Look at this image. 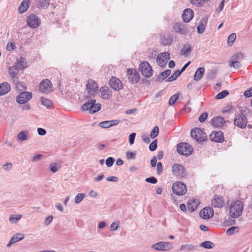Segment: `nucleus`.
Segmentation results:
<instances>
[{
    "mask_svg": "<svg viewBox=\"0 0 252 252\" xmlns=\"http://www.w3.org/2000/svg\"><path fill=\"white\" fill-rule=\"evenodd\" d=\"M243 210V203L240 200H236L229 207V216L232 218H237L242 215Z\"/></svg>",
    "mask_w": 252,
    "mask_h": 252,
    "instance_id": "f257e3e1",
    "label": "nucleus"
},
{
    "mask_svg": "<svg viewBox=\"0 0 252 252\" xmlns=\"http://www.w3.org/2000/svg\"><path fill=\"white\" fill-rule=\"evenodd\" d=\"M95 99L89 100L85 103L82 106L83 110H89L91 114L96 113L101 109V105L100 103H95Z\"/></svg>",
    "mask_w": 252,
    "mask_h": 252,
    "instance_id": "f03ea898",
    "label": "nucleus"
},
{
    "mask_svg": "<svg viewBox=\"0 0 252 252\" xmlns=\"http://www.w3.org/2000/svg\"><path fill=\"white\" fill-rule=\"evenodd\" d=\"M247 123V118L242 112L235 115L234 120L235 126L241 128H244L246 127Z\"/></svg>",
    "mask_w": 252,
    "mask_h": 252,
    "instance_id": "7ed1b4c3",
    "label": "nucleus"
},
{
    "mask_svg": "<svg viewBox=\"0 0 252 252\" xmlns=\"http://www.w3.org/2000/svg\"><path fill=\"white\" fill-rule=\"evenodd\" d=\"M192 150V146L187 143H181L177 146V152L182 155L189 156L191 154Z\"/></svg>",
    "mask_w": 252,
    "mask_h": 252,
    "instance_id": "20e7f679",
    "label": "nucleus"
},
{
    "mask_svg": "<svg viewBox=\"0 0 252 252\" xmlns=\"http://www.w3.org/2000/svg\"><path fill=\"white\" fill-rule=\"evenodd\" d=\"M191 137L198 142H201L206 139V136L205 133L200 128L195 127L190 131Z\"/></svg>",
    "mask_w": 252,
    "mask_h": 252,
    "instance_id": "39448f33",
    "label": "nucleus"
},
{
    "mask_svg": "<svg viewBox=\"0 0 252 252\" xmlns=\"http://www.w3.org/2000/svg\"><path fill=\"white\" fill-rule=\"evenodd\" d=\"M139 70L144 76L148 78L153 75L152 66L147 62H143L139 64Z\"/></svg>",
    "mask_w": 252,
    "mask_h": 252,
    "instance_id": "423d86ee",
    "label": "nucleus"
},
{
    "mask_svg": "<svg viewBox=\"0 0 252 252\" xmlns=\"http://www.w3.org/2000/svg\"><path fill=\"white\" fill-rule=\"evenodd\" d=\"M172 189L174 194L180 196L184 195L187 192L186 185L181 182L174 183Z\"/></svg>",
    "mask_w": 252,
    "mask_h": 252,
    "instance_id": "0eeeda50",
    "label": "nucleus"
},
{
    "mask_svg": "<svg viewBox=\"0 0 252 252\" xmlns=\"http://www.w3.org/2000/svg\"><path fill=\"white\" fill-rule=\"evenodd\" d=\"M39 88L41 93L46 94L51 93L53 90L52 83L47 79L43 80L40 83Z\"/></svg>",
    "mask_w": 252,
    "mask_h": 252,
    "instance_id": "6e6552de",
    "label": "nucleus"
},
{
    "mask_svg": "<svg viewBox=\"0 0 252 252\" xmlns=\"http://www.w3.org/2000/svg\"><path fill=\"white\" fill-rule=\"evenodd\" d=\"M32 97V94L29 92H23L20 93L16 97V101L19 104H25L28 102Z\"/></svg>",
    "mask_w": 252,
    "mask_h": 252,
    "instance_id": "1a4fd4ad",
    "label": "nucleus"
},
{
    "mask_svg": "<svg viewBox=\"0 0 252 252\" xmlns=\"http://www.w3.org/2000/svg\"><path fill=\"white\" fill-rule=\"evenodd\" d=\"M110 87L116 91H119L123 88L122 81L116 77H112L109 81Z\"/></svg>",
    "mask_w": 252,
    "mask_h": 252,
    "instance_id": "9d476101",
    "label": "nucleus"
},
{
    "mask_svg": "<svg viewBox=\"0 0 252 252\" xmlns=\"http://www.w3.org/2000/svg\"><path fill=\"white\" fill-rule=\"evenodd\" d=\"M170 59V54L168 52L159 53L157 58L158 64L161 66H164L167 63V60Z\"/></svg>",
    "mask_w": 252,
    "mask_h": 252,
    "instance_id": "9b49d317",
    "label": "nucleus"
},
{
    "mask_svg": "<svg viewBox=\"0 0 252 252\" xmlns=\"http://www.w3.org/2000/svg\"><path fill=\"white\" fill-rule=\"evenodd\" d=\"M127 75L129 81L133 84L137 83L140 80L139 74L135 69H128Z\"/></svg>",
    "mask_w": 252,
    "mask_h": 252,
    "instance_id": "f8f14e48",
    "label": "nucleus"
},
{
    "mask_svg": "<svg viewBox=\"0 0 252 252\" xmlns=\"http://www.w3.org/2000/svg\"><path fill=\"white\" fill-rule=\"evenodd\" d=\"M27 23L31 28L35 29L39 26V19L35 15L32 14L28 17Z\"/></svg>",
    "mask_w": 252,
    "mask_h": 252,
    "instance_id": "ddd939ff",
    "label": "nucleus"
},
{
    "mask_svg": "<svg viewBox=\"0 0 252 252\" xmlns=\"http://www.w3.org/2000/svg\"><path fill=\"white\" fill-rule=\"evenodd\" d=\"M214 214V212L212 208L206 207L200 211L199 215L204 220H208L213 217Z\"/></svg>",
    "mask_w": 252,
    "mask_h": 252,
    "instance_id": "4468645a",
    "label": "nucleus"
},
{
    "mask_svg": "<svg viewBox=\"0 0 252 252\" xmlns=\"http://www.w3.org/2000/svg\"><path fill=\"white\" fill-rule=\"evenodd\" d=\"M97 84L92 80H89L86 85V88L90 95L94 96L98 90Z\"/></svg>",
    "mask_w": 252,
    "mask_h": 252,
    "instance_id": "2eb2a0df",
    "label": "nucleus"
},
{
    "mask_svg": "<svg viewBox=\"0 0 252 252\" xmlns=\"http://www.w3.org/2000/svg\"><path fill=\"white\" fill-rule=\"evenodd\" d=\"M209 138L211 141L217 143H222L224 140L223 132L221 131L212 132Z\"/></svg>",
    "mask_w": 252,
    "mask_h": 252,
    "instance_id": "dca6fc26",
    "label": "nucleus"
},
{
    "mask_svg": "<svg viewBox=\"0 0 252 252\" xmlns=\"http://www.w3.org/2000/svg\"><path fill=\"white\" fill-rule=\"evenodd\" d=\"M99 95L103 99H109L112 97V92L108 87L103 86L100 88Z\"/></svg>",
    "mask_w": 252,
    "mask_h": 252,
    "instance_id": "f3484780",
    "label": "nucleus"
},
{
    "mask_svg": "<svg viewBox=\"0 0 252 252\" xmlns=\"http://www.w3.org/2000/svg\"><path fill=\"white\" fill-rule=\"evenodd\" d=\"M171 244L169 242H159L154 244L152 248L156 250L165 251L170 249Z\"/></svg>",
    "mask_w": 252,
    "mask_h": 252,
    "instance_id": "a211bd4d",
    "label": "nucleus"
},
{
    "mask_svg": "<svg viewBox=\"0 0 252 252\" xmlns=\"http://www.w3.org/2000/svg\"><path fill=\"white\" fill-rule=\"evenodd\" d=\"M172 172L174 175L178 177H184L185 175L184 167L179 164H175L172 166Z\"/></svg>",
    "mask_w": 252,
    "mask_h": 252,
    "instance_id": "6ab92c4d",
    "label": "nucleus"
},
{
    "mask_svg": "<svg viewBox=\"0 0 252 252\" xmlns=\"http://www.w3.org/2000/svg\"><path fill=\"white\" fill-rule=\"evenodd\" d=\"M223 204V198L220 195H215L211 201V205L214 208H221Z\"/></svg>",
    "mask_w": 252,
    "mask_h": 252,
    "instance_id": "aec40b11",
    "label": "nucleus"
},
{
    "mask_svg": "<svg viewBox=\"0 0 252 252\" xmlns=\"http://www.w3.org/2000/svg\"><path fill=\"white\" fill-rule=\"evenodd\" d=\"M120 122V120H113L110 121H103L99 123V126L104 128H107L112 126H116Z\"/></svg>",
    "mask_w": 252,
    "mask_h": 252,
    "instance_id": "412c9836",
    "label": "nucleus"
},
{
    "mask_svg": "<svg viewBox=\"0 0 252 252\" xmlns=\"http://www.w3.org/2000/svg\"><path fill=\"white\" fill-rule=\"evenodd\" d=\"M193 14L194 12L191 9L189 8L186 9L182 15L183 21L186 23L189 22L193 17Z\"/></svg>",
    "mask_w": 252,
    "mask_h": 252,
    "instance_id": "4be33fe9",
    "label": "nucleus"
},
{
    "mask_svg": "<svg viewBox=\"0 0 252 252\" xmlns=\"http://www.w3.org/2000/svg\"><path fill=\"white\" fill-rule=\"evenodd\" d=\"M173 27L175 31L180 34H185L188 32L187 28L183 24L176 23Z\"/></svg>",
    "mask_w": 252,
    "mask_h": 252,
    "instance_id": "5701e85b",
    "label": "nucleus"
},
{
    "mask_svg": "<svg viewBox=\"0 0 252 252\" xmlns=\"http://www.w3.org/2000/svg\"><path fill=\"white\" fill-rule=\"evenodd\" d=\"M225 121L223 117H217L214 118L211 120L212 125L216 127H220L224 124Z\"/></svg>",
    "mask_w": 252,
    "mask_h": 252,
    "instance_id": "b1692460",
    "label": "nucleus"
},
{
    "mask_svg": "<svg viewBox=\"0 0 252 252\" xmlns=\"http://www.w3.org/2000/svg\"><path fill=\"white\" fill-rule=\"evenodd\" d=\"M27 63L26 59L24 57H21L17 60L16 63L14 65L19 70H23L26 67Z\"/></svg>",
    "mask_w": 252,
    "mask_h": 252,
    "instance_id": "393cba45",
    "label": "nucleus"
},
{
    "mask_svg": "<svg viewBox=\"0 0 252 252\" xmlns=\"http://www.w3.org/2000/svg\"><path fill=\"white\" fill-rule=\"evenodd\" d=\"M198 205V200L195 199L190 200L187 204V210L189 212H193L197 208Z\"/></svg>",
    "mask_w": 252,
    "mask_h": 252,
    "instance_id": "a878e982",
    "label": "nucleus"
},
{
    "mask_svg": "<svg viewBox=\"0 0 252 252\" xmlns=\"http://www.w3.org/2000/svg\"><path fill=\"white\" fill-rule=\"evenodd\" d=\"M24 238V235L23 234L18 233L15 234L11 238L9 243L7 245V247H10L12 244L22 240Z\"/></svg>",
    "mask_w": 252,
    "mask_h": 252,
    "instance_id": "bb28decb",
    "label": "nucleus"
},
{
    "mask_svg": "<svg viewBox=\"0 0 252 252\" xmlns=\"http://www.w3.org/2000/svg\"><path fill=\"white\" fill-rule=\"evenodd\" d=\"M10 85L7 82H3L0 84V96L7 94L10 91Z\"/></svg>",
    "mask_w": 252,
    "mask_h": 252,
    "instance_id": "cd10ccee",
    "label": "nucleus"
},
{
    "mask_svg": "<svg viewBox=\"0 0 252 252\" xmlns=\"http://www.w3.org/2000/svg\"><path fill=\"white\" fill-rule=\"evenodd\" d=\"M197 249V247L193 244H183L180 246V251L188 252L195 251Z\"/></svg>",
    "mask_w": 252,
    "mask_h": 252,
    "instance_id": "c85d7f7f",
    "label": "nucleus"
},
{
    "mask_svg": "<svg viewBox=\"0 0 252 252\" xmlns=\"http://www.w3.org/2000/svg\"><path fill=\"white\" fill-rule=\"evenodd\" d=\"M50 4V0H36V4L37 7L41 9H46Z\"/></svg>",
    "mask_w": 252,
    "mask_h": 252,
    "instance_id": "c756f323",
    "label": "nucleus"
},
{
    "mask_svg": "<svg viewBox=\"0 0 252 252\" xmlns=\"http://www.w3.org/2000/svg\"><path fill=\"white\" fill-rule=\"evenodd\" d=\"M204 71L205 69L203 67H200L197 69L194 75V80L196 81L200 80L204 75Z\"/></svg>",
    "mask_w": 252,
    "mask_h": 252,
    "instance_id": "7c9ffc66",
    "label": "nucleus"
},
{
    "mask_svg": "<svg viewBox=\"0 0 252 252\" xmlns=\"http://www.w3.org/2000/svg\"><path fill=\"white\" fill-rule=\"evenodd\" d=\"M30 4V0H23L19 7V11L20 13L25 12L28 9Z\"/></svg>",
    "mask_w": 252,
    "mask_h": 252,
    "instance_id": "2f4dec72",
    "label": "nucleus"
},
{
    "mask_svg": "<svg viewBox=\"0 0 252 252\" xmlns=\"http://www.w3.org/2000/svg\"><path fill=\"white\" fill-rule=\"evenodd\" d=\"M19 70L16 68L14 65L8 68V73L9 76L14 81L16 78V76L18 74Z\"/></svg>",
    "mask_w": 252,
    "mask_h": 252,
    "instance_id": "473e14b6",
    "label": "nucleus"
},
{
    "mask_svg": "<svg viewBox=\"0 0 252 252\" xmlns=\"http://www.w3.org/2000/svg\"><path fill=\"white\" fill-rule=\"evenodd\" d=\"M191 46L189 44H185L181 50V53L185 57L188 56L191 53Z\"/></svg>",
    "mask_w": 252,
    "mask_h": 252,
    "instance_id": "72a5a7b5",
    "label": "nucleus"
},
{
    "mask_svg": "<svg viewBox=\"0 0 252 252\" xmlns=\"http://www.w3.org/2000/svg\"><path fill=\"white\" fill-rule=\"evenodd\" d=\"M28 131H21L17 136V140L22 142L28 139Z\"/></svg>",
    "mask_w": 252,
    "mask_h": 252,
    "instance_id": "f704fd0d",
    "label": "nucleus"
},
{
    "mask_svg": "<svg viewBox=\"0 0 252 252\" xmlns=\"http://www.w3.org/2000/svg\"><path fill=\"white\" fill-rule=\"evenodd\" d=\"M207 20L206 19H202L200 20L199 25L197 27V32L199 33H202L205 30Z\"/></svg>",
    "mask_w": 252,
    "mask_h": 252,
    "instance_id": "c9c22d12",
    "label": "nucleus"
},
{
    "mask_svg": "<svg viewBox=\"0 0 252 252\" xmlns=\"http://www.w3.org/2000/svg\"><path fill=\"white\" fill-rule=\"evenodd\" d=\"M171 70L170 69H167L165 71H163L157 77L156 79V82H159L161 80H163L164 79L167 77L170 74Z\"/></svg>",
    "mask_w": 252,
    "mask_h": 252,
    "instance_id": "e433bc0d",
    "label": "nucleus"
},
{
    "mask_svg": "<svg viewBox=\"0 0 252 252\" xmlns=\"http://www.w3.org/2000/svg\"><path fill=\"white\" fill-rule=\"evenodd\" d=\"M181 74V71L179 70H176L174 73L169 77H168L166 81V82H172L177 79L178 77Z\"/></svg>",
    "mask_w": 252,
    "mask_h": 252,
    "instance_id": "4c0bfd02",
    "label": "nucleus"
},
{
    "mask_svg": "<svg viewBox=\"0 0 252 252\" xmlns=\"http://www.w3.org/2000/svg\"><path fill=\"white\" fill-rule=\"evenodd\" d=\"M40 101L41 104L46 106L47 108H50L52 105V101L50 100L43 97H41Z\"/></svg>",
    "mask_w": 252,
    "mask_h": 252,
    "instance_id": "58836bf2",
    "label": "nucleus"
},
{
    "mask_svg": "<svg viewBox=\"0 0 252 252\" xmlns=\"http://www.w3.org/2000/svg\"><path fill=\"white\" fill-rule=\"evenodd\" d=\"M22 218L21 215H10L9 218V220L11 223H16L18 222V220H19Z\"/></svg>",
    "mask_w": 252,
    "mask_h": 252,
    "instance_id": "ea45409f",
    "label": "nucleus"
},
{
    "mask_svg": "<svg viewBox=\"0 0 252 252\" xmlns=\"http://www.w3.org/2000/svg\"><path fill=\"white\" fill-rule=\"evenodd\" d=\"M214 245V244L212 242L209 241L203 242L200 245L201 247L207 249H210L213 248Z\"/></svg>",
    "mask_w": 252,
    "mask_h": 252,
    "instance_id": "a19ab883",
    "label": "nucleus"
},
{
    "mask_svg": "<svg viewBox=\"0 0 252 252\" xmlns=\"http://www.w3.org/2000/svg\"><path fill=\"white\" fill-rule=\"evenodd\" d=\"M244 58V55L241 53H238L234 54L231 57L230 60L231 61H240Z\"/></svg>",
    "mask_w": 252,
    "mask_h": 252,
    "instance_id": "79ce46f5",
    "label": "nucleus"
},
{
    "mask_svg": "<svg viewBox=\"0 0 252 252\" xmlns=\"http://www.w3.org/2000/svg\"><path fill=\"white\" fill-rule=\"evenodd\" d=\"M236 38V34L235 33L231 34L227 38V44L231 46Z\"/></svg>",
    "mask_w": 252,
    "mask_h": 252,
    "instance_id": "37998d69",
    "label": "nucleus"
},
{
    "mask_svg": "<svg viewBox=\"0 0 252 252\" xmlns=\"http://www.w3.org/2000/svg\"><path fill=\"white\" fill-rule=\"evenodd\" d=\"M228 94H229V92L228 91L224 90V91L219 93V94H218L216 95L215 98L217 99H222V98H224V97H225L226 96H227Z\"/></svg>",
    "mask_w": 252,
    "mask_h": 252,
    "instance_id": "c03bdc74",
    "label": "nucleus"
},
{
    "mask_svg": "<svg viewBox=\"0 0 252 252\" xmlns=\"http://www.w3.org/2000/svg\"><path fill=\"white\" fill-rule=\"evenodd\" d=\"M86 195L85 193H78L74 198V202L76 204H78L85 198Z\"/></svg>",
    "mask_w": 252,
    "mask_h": 252,
    "instance_id": "a18cd8bd",
    "label": "nucleus"
},
{
    "mask_svg": "<svg viewBox=\"0 0 252 252\" xmlns=\"http://www.w3.org/2000/svg\"><path fill=\"white\" fill-rule=\"evenodd\" d=\"M136 151L127 152L126 153V158L128 160H134L136 158Z\"/></svg>",
    "mask_w": 252,
    "mask_h": 252,
    "instance_id": "49530a36",
    "label": "nucleus"
},
{
    "mask_svg": "<svg viewBox=\"0 0 252 252\" xmlns=\"http://www.w3.org/2000/svg\"><path fill=\"white\" fill-rule=\"evenodd\" d=\"M159 132V128L158 126H155L153 129L152 130L150 134V136L152 139L156 137Z\"/></svg>",
    "mask_w": 252,
    "mask_h": 252,
    "instance_id": "de8ad7c7",
    "label": "nucleus"
},
{
    "mask_svg": "<svg viewBox=\"0 0 252 252\" xmlns=\"http://www.w3.org/2000/svg\"><path fill=\"white\" fill-rule=\"evenodd\" d=\"M241 65V64L239 61H231L230 60V62L229 63V66L231 67H233L235 69H237L239 68Z\"/></svg>",
    "mask_w": 252,
    "mask_h": 252,
    "instance_id": "09e8293b",
    "label": "nucleus"
},
{
    "mask_svg": "<svg viewBox=\"0 0 252 252\" xmlns=\"http://www.w3.org/2000/svg\"><path fill=\"white\" fill-rule=\"evenodd\" d=\"M179 96V94H177L171 96L169 100V104L170 105H173L174 104L176 101L178 100Z\"/></svg>",
    "mask_w": 252,
    "mask_h": 252,
    "instance_id": "8fccbe9b",
    "label": "nucleus"
},
{
    "mask_svg": "<svg viewBox=\"0 0 252 252\" xmlns=\"http://www.w3.org/2000/svg\"><path fill=\"white\" fill-rule=\"evenodd\" d=\"M239 228L237 226H232L228 228L226 231V234L228 235H231L233 234L235 232H238Z\"/></svg>",
    "mask_w": 252,
    "mask_h": 252,
    "instance_id": "3c124183",
    "label": "nucleus"
},
{
    "mask_svg": "<svg viewBox=\"0 0 252 252\" xmlns=\"http://www.w3.org/2000/svg\"><path fill=\"white\" fill-rule=\"evenodd\" d=\"M192 4L200 7L204 3V0H190Z\"/></svg>",
    "mask_w": 252,
    "mask_h": 252,
    "instance_id": "603ef678",
    "label": "nucleus"
},
{
    "mask_svg": "<svg viewBox=\"0 0 252 252\" xmlns=\"http://www.w3.org/2000/svg\"><path fill=\"white\" fill-rule=\"evenodd\" d=\"M158 141L157 140L153 141L149 145V149L151 151H155L157 148Z\"/></svg>",
    "mask_w": 252,
    "mask_h": 252,
    "instance_id": "864d4df0",
    "label": "nucleus"
},
{
    "mask_svg": "<svg viewBox=\"0 0 252 252\" xmlns=\"http://www.w3.org/2000/svg\"><path fill=\"white\" fill-rule=\"evenodd\" d=\"M16 87L20 91L26 90L27 89L26 84L22 82H17Z\"/></svg>",
    "mask_w": 252,
    "mask_h": 252,
    "instance_id": "5fc2aeb1",
    "label": "nucleus"
},
{
    "mask_svg": "<svg viewBox=\"0 0 252 252\" xmlns=\"http://www.w3.org/2000/svg\"><path fill=\"white\" fill-rule=\"evenodd\" d=\"M114 159L112 157H109L106 159V164L108 167H111L114 162Z\"/></svg>",
    "mask_w": 252,
    "mask_h": 252,
    "instance_id": "6e6d98bb",
    "label": "nucleus"
},
{
    "mask_svg": "<svg viewBox=\"0 0 252 252\" xmlns=\"http://www.w3.org/2000/svg\"><path fill=\"white\" fill-rule=\"evenodd\" d=\"M208 117V113L204 112L202 113L199 117V121L200 123L205 122Z\"/></svg>",
    "mask_w": 252,
    "mask_h": 252,
    "instance_id": "4d7b16f0",
    "label": "nucleus"
},
{
    "mask_svg": "<svg viewBox=\"0 0 252 252\" xmlns=\"http://www.w3.org/2000/svg\"><path fill=\"white\" fill-rule=\"evenodd\" d=\"M145 181L148 183H152L153 184H156L158 182L157 179L154 177H150L149 178H147L145 179Z\"/></svg>",
    "mask_w": 252,
    "mask_h": 252,
    "instance_id": "13d9d810",
    "label": "nucleus"
},
{
    "mask_svg": "<svg viewBox=\"0 0 252 252\" xmlns=\"http://www.w3.org/2000/svg\"><path fill=\"white\" fill-rule=\"evenodd\" d=\"M12 167V164L11 162H6L3 165V170L8 171Z\"/></svg>",
    "mask_w": 252,
    "mask_h": 252,
    "instance_id": "bf43d9fd",
    "label": "nucleus"
},
{
    "mask_svg": "<svg viewBox=\"0 0 252 252\" xmlns=\"http://www.w3.org/2000/svg\"><path fill=\"white\" fill-rule=\"evenodd\" d=\"M50 169L53 173H55L58 170V167L56 163H53L50 165Z\"/></svg>",
    "mask_w": 252,
    "mask_h": 252,
    "instance_id": "052dcab7",
    "label": "nucleus"
},
{
    "mask_svg": "<svg viewBox=\"0 0 252 252\" xmlns=\"http://www.w3.org/2000/svg\"><path fill=\"white\" fill-rule=\"evenodd\" d=\"M135 136V133H132L129 135V142L130 145H132L134 143Z\"/></svg>",
    "mask_w": 252,
    "mask_h": 252,
    "instance_id": "680f3d73",
    "label": "nucleus"
},
{
    "mask_svg": "<svg viewBox=\"0 0 252 252\" xmlns=\"http://www.w3.org/2000/svg\"><path fill=\"white\" fill-rule=\"evenodd\" d=\"M157 169L158 174L160 175L162 173V171H163L162 164L160 162H159L158 163Z\"/></svg>",
    "mask_w": 252,
    "mask_h": 252,
    "instance_id": "e2e57ef3",
    "label": "nucleus"
},
{
    "mask_svg": "<svg viewBox=\"0 0 252 252\" xmlns=\"http://www.w3.org/2000/svg\"><path fill=\"white\" fill-rule=\"evenodd\" d=\"M244 95L245 96L247 97L252 96V87L250 89L246 90L244 92Z\"/></svg>",
    "mask_w": 252,
    "mask_h": 252,
    "instance_id": "0e129e2a",
    "label": "nucleus"
},
{
    "mask_svg": "<svg viewBox=\"0 0 252 252\" xmlns=\"http://www.w3.org/2000/svg\"><path fill=\"white\" fill-rule=\"evenodd\" d=\"M118 223L117 222H113L110 225V228L112 231H116L118 228Z\"/></svg>",
    "mask_w": 252,
    "mask_h": 252,
    "instance_id": "69168bd1",
    "label": "nucleus"
},
{
    "mask_svg": "<svg viewBox=\"0 0 252 252\" xmlns=\"http://www.w3.org/2000/svg\"><path fill=\"white\" fill-rule=\"evenodd\" d=\"M142 140L147 144L149 143L151 141L149 136L147 135L146 134H143L142 135Z\"/></svg>",
    "mask_w": 252,
    "mask_h": 252,
    "instance_id": "338daca9",
    "label": "nucleus"
},
{
    "mask_svg": "<svg viewBox=\"0 0 252 252\" xmlns=\"http://www.w3.org/2000/svg\"><path fill=\"white\" fill-rule=\"evenodd\" d=\"M41 156H42L40 154L36 155L34 157H32V161L33 162H37L40 159Z\"/></svg>",
    "mask_w": 252,
    "mask_h": 252,
    "instance_id": "774afa93",
    "label": "nucleus"
}]
</instances>
